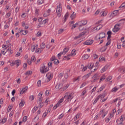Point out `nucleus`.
Instances as JSON below:
<instances>
[{"label":"nucleus","instance_id":"nucleus-50","mask_svg":"<svg viewBox=\"0 0 125 125\" xmlns=\"http://www.w3.org/2000/svg\"><path fill=\"white\" fill-rule=\"evenodd\" d=\"M28 120L26 116H24L22 119V122L23 123H25V122H27V120Z\"/></svg>","mask_w":125,"mask_h":125},{"label":"nucleus","instance_id":"nucleus-1","mask_svg":"<svg viewBox=\"0 0 125 125\" xmlns=\"http://www.w3.org/2000/svg\"><path fill=\"white\" fill-rule=\"evenodd\" d=\"M74 93L67 92L65 94L63 98H65V101L68 102V101H71L73 98H74Z\"/></svg>","mask_w":125,"mask_h":125},{"label":"nucleus","instance_id":"nucleus-51","mask_svg":"<svg viewBox=\"0 0 125 125\" xmlns=\"http://www.w3.org/2000/svg\"><path fill=\"white\" fill-rule=\"evenodd\" d=\"M87 67L89 69H92L93 67V64L90 63L88 65Z\"/></svg>","mask_w":125,"mask_h":125},{"label":"nucleus","instance_id":"nucleus-37","mask_svg":"<svg viewBox=\"0 0 125 125\" xmlns=\"http://www.w3.org/2000/svg\"><path fill=\"white\" fill-rule=\"evenodd\" d=\"M83 33H80L79 34V35H78L74 38V40H77V39H80V38H81L82 37V36H83Z\"/></svg>","mask_w":125,"mask_h":125},{"label":"nucleus","instance_id":"nucleus-29","mask_svg":"<svg viewBox=\"0 0 125 125\" xmlns=\"http://www.w3.org/2000/svg\"><path fill=\"white\" fill-rule=\"evenodd\" d=\"M67 51H69V48H64L63 49V50L62 52V54L63 55L66 54L67 53Z\"/></svg>","mask_w":125,"mask_h":125},{"label":"nucleus","instance_id":"nucleus-13","mask_svg":"<svg viewBox=\"0 0 125 125\" xmlns=\"http://www.w3.org/2000/svg\"><path fill=\"white\" fill-rule=\"evenodd\" d=\"M99 79V75L97 73L93 75L92 77V80L91 81L92 83H95L96 81Z\"/></svg>","mask_w":125,"mask_h":125},{"label":"nucleus","instance_id":"nucleus-3","mask_svg":"<svg viewBox=\"0 0 125 125\" xmlns=\"http://www.w3.org/2000/svg\"><path fill=\"white\" fill-rule=\"evenodd\" d=\"M105 35L104 32H102L96 35V36L95 38V40H96V41L101 40V39L105 38Z\"/></svg>","mask_w":125,"mask_h":125},{"label":"nucleus","instance_id":"nucleus-18","mask_svg":"<svg viewBox=\"0 0 125 125\" xmlns=\"http://www.w3.org/2000/svg\"><path fill=\"white\" fill-rule=\"evenodd\" d=\"M62 86L63 85L62 84L58 83L55 88V89H57V90H59V89H61V88H62Z\"/></svg>","mask_w":125,"mask_h":125},{"label":"nucleus","instance_id":"nucleus-6","mask_svg":"<svg viewBox=\"0 0 125 125\" xmlns=\"http://www.w3.org/2000/svg\"><path fill=\"white\" fill-rule=\"evenodd\" d=\"M21 64V61L20 60H17L16 61H13L10 64L11 66H14V65H17L18 67Z\"/></svg>","mask_w":125,"mask_h":125},{"label":"nucleus","instance_id":"nucleus-61","mask_svg":"<svg viewBox=\"0 0 125 125\" xmlns=\"http://www.w3.org/2000/svg\"><path fill=\"white\" fill-rule=\"evenodd\" d=\"M64 117V114H61L58 117L59 120H61V119H62Z\"/></svg>","mask_w":125,"mask_h":125},{"label":"nucleus","instance_id":"nucleus-32","mask_svg":"<svg viewBox=\"0 0 125 125\" xmlns=\"http://www.w3.org/2000/svg\"><path fill=\"white\" fill-rule=\"evenodd\" d=\"M32 74H33V72L31 70L29 71H27L25 75H27V76H31V75H32Z\"/></svg>","mask_w":125,"mask_h":125},{"label":"nucleus","instance_id":"nucleus-11","mask_svg":"<svg viewBox=\"0 0 125 125\" xmlns=\"http://www.w3.org/2000/svg\"><path fill=\"white\" fill-rule=\"evenodd\" d=\"M121 26V24H117L114 26V28L112 29V31L114 33H117L120 30V27Z\"/></svg>","mask_w":125,"mask_h":125},{"label":"nucleus","instance_id":"nucleus-7","mask_svg":"<svg viewBox=\"0 0 125 125\" xmlns=\"http://www.w3.org/2000/svg\"><path fill=\"white\" fill-rule=\"evenodd\" d=\"M46 77L47 78V83H48L49 82H50L51 80H52V78H53V74L51 72H49L46 74Z\"/></svg>","mask_w":125,"mask_h":125},{"label":"nucleus","instance_id":"nucleus-30","mask_svg":"<svg viewBox=\"0 0 125 125\" xmlns=\"http://www.w3.org/2000/svg\"><path fill=\"white\" fill-rule=\"evenodd\" d=\"M11 11H9L8 13H7L5 15V18H9V17H10V16L11 15Z\"/></svg>","mask_w":125,"mask_h":125},{"label":"nucleus","instance_id":"nucleus-8","mask_svg":"<svg viewBox=\"0 0 125 125\" xmlns=\"http://www.w3.org/2000/svg\"><path fill=\"white\" fill-rule=\"evenodd\" d=\"M6 50V51H5ZM1 53L3 55H5L6 53H8V54H10L11 53V49L8 48L7 50L6 49L3 48V49L1 50Z\"/></svg>","mask_w":125,"mask_h":125},{"label":"nucleus","instance_id":"nucleus-47","mask_svg":"<svg viewBox=\"0 0 125 125\" xmlns=\"http://www.w3.org/2000/svg\"><path fill=\"white\" fill-rule=\"evenodd\" d=\"M43 0H38L37 1L38 4H42Z\"/></svg>","mask_w":125,"mask_h":125},{"label":"nucleus","instance_id":"nucleus-33","mask_svg":"<svg viewBox=\"0 0 125 125\" xmlns=\"http://www.w3.org/2000/svg\"><path fill=\"white\" fill-rule=\"evenodd\" d=\"M45 48V43L44 42H42L41 45H40V48L42 49H43L44 48Z\"/></svg>","mask_w":125,"mask_h":125},{"label":"nucleus","instance_id":"nucleus-10","mask_svg":"<svg viewBox=\"0 0 125 125\" xmlns=\"http://www.w3.org/2000/svg\"><path fill=\"white\" fill-rule=\"evenodd\" d=\"M51 62H53L54 64L58 65L59 64V60L55 58L54 56H53L50 59Z\"/></svg>","mask_w":125,"mask_h":125},{"label":"nucleus","instance_id":"nucleus-54","mask_svg":"<svg viewBox=\"0 0 125 125\" xmlns=\"http://www.w3.org/2000/svg\"><path fill=\"white\" fill-rule=\"evenodd\" d=\"M47 22H48V20L47 19L44 20L42 22V24H46Z\"/></svg>","mask_w":125,"mask_h":125},{"label":"nucleus","instance_id":"nucleus-43","mask_svg":"<svg viewBox=\"0 0 125 125\" xmlns=\"http://www.w3.org/2000/svg\"><path fill=\"white\" fill-rule=\"evenodd\" d=\"M99 61H101V62H102L103 61H105L106 59H105V58L102 57L99 58Z\"/></svg>","mask_w":125,"mask_h":125},{"label":"nucleus","instance_id":"nucleus-57","mask_svg":"<svg viewBox=\"0 0 125 125\" xmlns=\"http://www.w3.org/2000/svg\"><path fill=\"white\" fill-rule=\"evenodd\" d=\"M6 121H7V119L6 118H4L1 120V123H2V124H4V123H5L6 122Z\"/></svg>","mask_w":125,"mask_h":125},{"label":"nucleus","instance_id":"nucleus-21","mask_svg":"<svg viewBox=\"0 0 125 125\" xmlns=\"http://www.w3.org/2000/svg\"><path fill=\"white\" fill-rule=\"evenodd\" d=\"M36 48H38V45L37 44L32 45L31 46V51H32V52H34V51H35Z\"/></svg>","mask_w":125,"mask_h":125},{"label":"nucleus","instance_id":"nucleus-44","mask_svg":"<svg viewBox=\"0 0 125 125\" xmlns=\"http://www.w3.org/2000/svg\"><path fill=\"white\" fill-rule=\"evenodd\" d=\"M101 14L102 16H106L107 15V12H102Z\"/></svg>","mask_w":125,"mask_h":125},{"label":"nucleus","instance_id":"nucleus-26","mask_svg":"<svg viewBox=\"0 0 125 125\" xmlns=\"http://www.w3.org/2000/svg\"><path fill=\"white\" fill-rule=\"evenodd\" d=\"M24 105H25V101L23 100H21V103L19 104V106L20 108H22Z\"/></svg>","mask_w":125,"mask_h":125},{"label":"nucleus","instance_id":"nucleus-12","mask_svg":"<svg viewBox=\"0 0 125 125\" xmlns=\"http://www.w3.org/2000/svg\"><path fill=\"white\" fill-rule=\"evenodd\" d=\"M9 41H6V44H4L2 45V48H4L5 49H7V47H9L8 48H10L11 47V44L9 43Z\"/></svg>","mask_w":125,"mask_h":125},{"label":"nucleus","instance_id":"nucleus-62","mask_svg":"<svg viewBox=\"0 0 125 125\" xmlns=\"http://www.w3.org/2000/svg\"><path fill=\"white\" fill-rule=\"evenodd\" d=\"M42 36V33L41 32H38L37 34V37H41Z\"/></svg>","mask_w":125,"mask_h":125},{"label":"nucleus","instance_id":"nucleus-5","mask_svg":"<svg viewBox=\"0 0 125 125\" xmlns=\"http://www.w3.org/2000/svg\"><path fill=\"white\" fill-rule=\"evenodd\" d=\"M64 101V98H62L60 99V100L59 101L58 103L53 107V109L56 110V109H57V107H60L62 105V103Z\"/></svg>","mask_w":125,"mask_h":125},{"label":"nucleus","instance_id":"nucleus-56","mask_svg":"<svg viewBox=\"0 0 125 125\" xmlns=\"http://www.w3.org/2000/svg\"><path fill=\"white\" fill-rule=\"evenodd\" d=\"M29 99L31 100V101H33V100L35 99V97L33 95L30 96L29 97Z\"/></svg>","mask_w":125,"mask_h":125},{"label":"nucleus","instance_id":"nucleus-45","mask_svg":"<svg viewBox=\"0 0 125 125\" xmlns=\"http://www.w3.org/2000/svg\"><path fill=\"white\" fill-rule=\"evenodd\" d=\"M105 79V76H103L100 79L99 83H101V82H102V81H104Z\"/></svg>","mask_w":125,"mask_h":125},{"label":"nucleus","instance_id":"nucleus-16","mask_svg":"<svg viewBox=\"0 0 125 125\" xmlns=\"http://www.w3.org/2000/svg\"><path fill=\"white\" fill-rule=\"evenodd\" d=\"M93 43V40H87L83 43L85 45H90Z\"/></svg>","mask_w":125,"mask_h":125},{"label":"nucleus","instance_id":"nucleus-17","mask_svg":"<svg viewBox=\"0 0 125 125\" xmlns=\"http://www.w3.org/2000/svg\"><path fill=\"white\" fill-rule=\"evenodd\" d=\"M50 12H51V10L48 9L43 14L44 17H47V16H49L50 15Z\"/></svg>","mask_w":125,"mask_h":125},{"label":"nucleus","instance_id":"nucleus-46","mask_svg":"<svg viewBox=\"0 0 125 125\" xmlns=\"http://www.w3.org/2000/svg\"><path fill=\"white\" fill-rule=\"evenodd\" d=\"M79 118H80V114H77L76 116L74 117V121H77V120H78V119H79Z\"/></svg>","mask_w":125,"mask_h":125},{"label":"nucleus","instance_id":"nucleus-25","mask_svg":"<svg viewBox=\"0 0 125 125\" xmlns=\"http://www.w3.org/2000/svg\"><path fill=\"white\" fill-rule=\"evenodd\" d=\"M107 69H108V65L104 66L101 70V73H104L105 71L107 70Z\"/></svg>","mask_w":125,"mask_h":125},{"label":"nucleus","instance_id":"nucleus-63","mask_svg":"<svg viewBox=\"0 0 125 125\" xmlns=\"http://www.w3.org/2000/svg\"><path fill=\"white\" fill-rule=\"evenodd\" d=\"M84 86H85V83H83L80 86V88H83V87H84Z\"/></svg>","mask_w":125,"mask_h":125},{"label":"nucleus","instance_id":"nucleus-40","mask_svg":"<svg viewBox=\"0 0 125 125\" xmlns=\"http://www.w3.org/2000/svg\"><path fill=\"white\" fill-rule=\"evenodd\" d=\"M69 16V13L67 12L65 15H64V22L67 20V18H68Z\"/></svg>","mask_w":125,"mask_h":125},{"label":"nucleus","instance_id":"nucleus-41","mask_svg":"<svg viewBox=\"0 0 125 125\" xmlns=\"http://www.w3.org/2000/svg\"><path fill=\"white\" fill-rule=\"evenodd\" d=\"M64 31H65V30H64L63 29H60L58 30V34H62V33H63V32H64Z\"/></svg>","mask_w":125,"mask_h":125},{"label":"nucleus","instance_id":"nucleus-53","mask_svg":"<svg viewBox=\"0 0 125 125\" xmlns=\"http://www.w3.org/2000/svg\"><path fill=\"white\" fill-rule=\"evenodd\" d=\"M71 58H69L67 56H65L63 57V60H70Z\"/></svg>","mask_w":125,"mask_h":125},{"label":"nucleus","instance_id":"nucleus-35","mask_svg":"<svg viewBox=\"0 0 125 125\" xmlns=\"http://www.w3.org/2000/svg\"><path fill=\"white\" fill-rule=\"evenodd\" d=\"M119 90V88L115 87L111 90L112 92H116Z\"/></svg>","mask_w":125,"mask_h":125},{"label":"nucleus","instance_id":"nucleus-9","mask_svg":"<svg viewBox=\"0 0 125 125\" xmlns=\"http://www.w3.org/2000/svg\"><path fill=\"white\" fill-rule=\"evenodd\" d=\"M100 115L102 116V118H103H103H105V117L106 116L107 114H108V111H107L105 109H103L100 111Z\"/></svg>","mask_w":125,"mask_h":125},{"label":"nucleus","instance_id":"nucleus-64","mask_svg":"<svg viewBox=\"0 0 125 125\" xmlns=\"http://www.w3.org/2000/svg\"><path fill=\"white\" fill-rule=\"evenodd\" d=\"M114 112L110 113L109 115V118L111 119V118H113V117H114Z\"/></svg>","mask_w":125,"mask_h":125},{"label":"nucleus","instance_id":"nucleus-39","mask_svg":"<svg viewBox=\"0 0 125 125\" xmlns=\"http://www.w3.org/2000/svg\"><path fill=\"white\" fill-rule=\"evenodd\" d=\"M71 54L72 56H75L76 54V50H72L71 52Z\"/></svg>","mask_w":125,"mask_h":125},{"label":"nucleus","instance_id":"nucleus-34","mask_svg":"<svg viewBox=\"0 0 125 125\" xmlns=\"http://www.w3.org/2000/svg\"><path fill=\"white\" fill-rule=\"evenodd\" d=\"M81 78V76H79L77 78H74L73 82L75 83V82H77V83H79L80 82V79Z\"/></svg>","mask_w":125,"mask_h":125},{"label":"nucleus","instance_id":"nucleus-28","mask_svg":"<svg viewBox=\"0 0 125 125\" xmlns=\"http://www.w3.org/2000/svg\"><path fill=\"white\" fill-rule=\"evenodd\" d=\"M118 14V10L114 11L112 13H111V17H114V16H116Z\"/></svg>","mask_w":125,"mask_h":125},{"label":"nucleus","instance_id":"nucleus-2","mask_svg":"<svg viewBox=\"0 0 125 125\" xmlns=\"http://www.w3.org/2000/svg\"><path fill=\"white\" fill-rule=\"evenodd\" d=\"M56 9L57 16L58 17H60L61 16V13L62 12V6H61V4L59 3L58 4Z\"/></svg>","mask_w":125,"mask_h":125},{"label":"nucleus","instance_id":"nucleus-20","mask_svg":"<svg viewBox=\"0 0 125 125\" xmlns=\"http://www.w3.org/2000/svg\"><path fill=\"white\" fill-rule=\"evenodd\" d=\"M79 25H81V22H76L75 24H73L72 25V27L71 28L72 30H74L75 28H77Z\"/></svg>","mask_w":125,"mask_h":125},{"label":"nucleus","instance_id":"nucleus-48","mask_svg":"<svg viewBox=\"0 0 125 125\" xmlns=\"http://www.w3.org/2000/svg\"><path fill=\"white\" fill-rule=\"evenodd\" d=\"M81 24L83 25L84 26V25H86V24H87V21H82V23H81Z\"/></svg>","mask_w":125,"mask_h":125},{"label":"nucleus","instance_id":"nucleus-38","mask_svg":"<svg viewBox=\"0 0 125 125\" xmlns=\"http://www.w3.org/2000/svg\"><path fill=\"white\" fill-rule=\"evenodd\" d=\"M42 51V50L41 48H39L36 50L35 52H36V53H41Z\"/></svg>","mask_w":125,"mask_h":125},{"label":"nucleus","instance_id":"nucleus-59","mask_svg":"<svg viewBox=\"0 0 125 125\" xmlns=\"http://www.w3.org/2000/svg\"><path fill=\"white\" fill-rule=\"evenodd\" d=\"M31 61H32V62H35V61H36V58H35V56H32Z\"/></svg>","mask_w":125,"mask_h":125},{"label":"nucleus","instance_id":"nucleus-14","mask_svg":"<svg viewBox=\"0 0 125 125\" xmlns=\"http://www.w3.org/2000/svg\"><path fill=\"white\" fill-rule=\"evenodd\" d=\"M28 90V86H25L24 88H22L21 89L20 94H24L27 92Z\"/></svg>","mask_w":125,"mask_h":125},{"label":"nucleus","instance_id":"nucleus-60","mask_svg":"<svg viewBox=\"0 0 125 125\" xmlns=\"http://www.w3.org/2000/svg\"><path fill=\"white\" fill-rule=\"evenodd\" d=\"M110 121H111V118H110V117H108V118H106V119H105V122H106V123H109V122H110Z\"/></svg>","mask_w":125,"mask_h":125},{"label":"nucleus","instance_id":"nucleus-58","mask_svg":"<svg viewBox=\"0 0 125 125\" xmlns=\"http://www.w3.org/2000/svg\"><path fill=\"white\" fill-rule=\"evenodd\" d=\"M85 93H86V91L85 90H84L82 92V94L81 95V96H83V95H84V94H85Z\"/></svg>","mask_w":125,"mask_h":125},{"label":"nucleus","instance_id":"nucleus-22","mask_svg":"<svg viewBox=\"0 0 125 125\" xmlns=\"http://www.w3.org/2000/svg\"><path fill=\"white\" fill-rule=\"evenodd\" d=\"M76 16H77V14H76L75 13V12H73L72 13L71 15L70 16V18H71V20H74V19H75V18H76Z\"/></svg>","mask_w":125,"mask_h":125},{"label":"nucleus","instance_id":"nucleus-27","mask_svg":"<svg viewBox=\"0 0 125 125\" xmlns=\"http://www.w3.org/2000/svg\"><path fill=\"white\" fill-rule=\"evenodd\" d=\"M102 27H103V26L101 24H99L98 26H97L96 27H95L94 28V30H97V31H99L100 29H101V28H102Z\"/></svg>","mask_w":125,"mask_h":125},{"label":"nucleus","instance_id":"nucleus-24","mask_svg":"<svg viewBox=\"0 0 125 125\" xmlns=\"http://www.w3.org/2000/svg\"><path fill=\"white\" fill-rule=\"evenodd\" d=\"M90 76V73H88L87 74L85 75L84 76H83V80H84V81L87 80V79L89 78Z\"/></svg>","mask_w":125,"mask_h":125},{"label":"nucleus","instance_id":"nucleus-15","mask_svg":"<svg viewBox=\"0 0 125 125\" xmlns=\"http://www.w3.org/2000/svg\"><path fill=\"white\" fill-rule=\"evenodd\" d=\"M111 44V41L109 40L105 44V46L102 48V51L104 52L106 51V49H107V46Z\"/></svg>","mask_w":125,"mask_h":125},{"label":"nucleus","instance_id":"nucleus-19","mask_svg":"<svg viewBox=\"0 0 125 125\" xmlns=\"http://www.w3.org/2000/svg\"><path fill=\"white\" fill-rule=\"evenodd\" d=\"M106 95H107V93L104 92L103 94L99 95L98 97H99V99L101 98V99H103V98H104Z\"/></svg>","mask_w":125,"mask_h":125},{"label":"nucleus","instance_id":"nucleus-23","mask_svg":"<svg viewBox=\"0 0 125 125\" xmlns=\"http://www.w3.org/2000/svg\"><path fill=\"white\" fill-rule=\"evenodd\" d=\"M42 93L41 92L38 95V100L39 103L42 102Z\"/></svg>","mask_w":125,"mask_h":125},{"label":"nucleus","instance_id":"nucleus-52","mask_svg":"<svg viewBox=\"0 0 125 125\" xmlns=\"http://www.w3.org/2000/svg\"><path fill=\"white\" fill-rule=\"evenodd\" d=\"M41 85H42V81L39 80L37 82V86H41Z\"/></svg>","mask_w":125,"mask_h":125},{"label":"nucleus","instance_id":"nucleus-4","mask_svg":"<svg viewBox=\"0 0 125 125\" xmlns=\"http://www.w3.org/2000/svg\"><path fill=\"white\" fill-rule=\"evenodd\" d=\"M49 70L48 67L45 66L44 65H42L40 68V72L42 74H44L46 73Z\"/></svg>","mask_w":125,"mask_h":125},{"label":"nucleus","instance_id":"nucleus-55","mask_svg":"<svg viewBox=\"0 0 125 125\" xmlns=\"http://www.w3.org/2000/svg\"><path fill=\"white\" fill-rule=\"evenodd\" d=\"M124 120H125V117L124 116H121L120 122L123 123V122H124Z\"/></svg>","mask_w":125,"mask_h":125},{"label":"nucleus","instance_id":"nucleus-31","mask_svg":"<svg viewBox=\"0 0 125 125\" xmlns=\"http://www.w3.org/2000/svg\"><path fill=\"white\" fill-rule=\"evenodd\" d=\"M21 35L25 36V35H27V34H28V31L26 30H21Z\"/></svg>","mask_w":125,"mask_h":125},{"label":"nucleus","instance_id":"nucleus-42","mask_svg":"<svg viewBox=\"0 0 125 125\" xmlns=\"http://www.w3.org/2000/svg\"><path fill=\"white\" fill-rule=\"evenodd\" d=\"M78 26H79V30L80 31H83V25H82V22H80V24L78 25Z\"/></svg>","mask_w":125,"mask_h":125},{"label":"nucleus","instance_id":"nucleus-49","mask_svg":"<svg viewBox=\"0 0 125 125\" xmlns=\"http://www.w3.org/2000/svg\"><path fill=\"white\" fill-rule=\"evenodd\" d=\"M98 100H99V97H98L95 99V101L93 102V104H96Z\"/></svg>","mask_w":125,"mask_h":125},{"label":"nucleus","instance_id":"nucleus-36","mask_svg":"<svg viewBox=\"0 0 125 125\" xmlns=\"http://www.w3.org/2000/svg\"><path fill=\"white\" fill-rule=\"evenodd\" d=\"M89 57V55L87 54H84L82 56V58L83 59H88V58Z\"/></svg>","mask_w":125,"mask_h":125}]
</instances>
